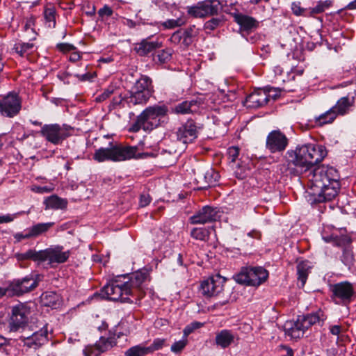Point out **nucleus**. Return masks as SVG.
Wrapping results in <instances>:
<instances>
[{
  "label": "nucleus",
  "instance_id": "obj_1",
  "mask_svg": "<svg viewBox=\"0 0 356 356\" xmlns=\"http://www.w3.org/2000/svg\"><path fill=\"white\" fill-rule=\"evenodd\" d=\"M148 273L146 270H140L132 273L127 281L125 275L118 276L111 280L102 289L106 298L108 300L122 302H136L145 294L144 284L147 279Z\"/></svg>",
  "mask_w": 356,
  "mask_h": 356
},
{
  "label": "nucleus",
  "instance_id": "obj_2",
  "mask_svg": "<svg viewBox=\"0 0 356 356\" xmlns=\"http://www.w3.org/2000/svg\"><path fill=\"white\" fill-rule=\"evenodd\" d=\"M312 203L331 201L338 194L340 188L339 175L337 170L330 166L315 168L308 175Z\"/></svg>",
  "mask_w": 356,
  "mask_h": 356
},
{
  "label": "nucleus",
  "instance_id": "obj_3",
  "mask_svg": "<svg viewBox=\"0 0 356 356\" xmlns=\"http://www.w3.org/2000/svg\"><path fill=\"white\" fill-rule=\"evenodd\" d=\"M326 155L327 151L324 146L307 144L298 146L294 150H288L285 158L289 164L307 171L321 162Z\"/></svg>",
  "mask_w": 356,
  "mask_h": 356
},
{
  "label": "nucleus",
  "instance_id": "obj_4",
  "mask_svg": "<svg viewBox=\"0 0 356 356\" xmlns=\"http://www.w3.org/2000/svg\"><path fill=\"white\" fill-rule=\"evenodd\" d=\"M169 108L165 104H156L146 107L136 118L131 129L138 131L143 129L151 131L158 127H164L169 122Z\"/></svg>",
  "mask_w": 356,
  "mask_h": 356
},
{
  "label": "nucleus",
  "instance_id": "obj_5",
  "mask_svg": "<svg viewBox=\"0 0 356 356\" xmlns=\"http://www.w3.org/2000/svg\"><path fill=\"white\" fill-rule=\"evenodd\" d=\"M70 251H64L61 245H53L44 250L37 251L35 249H29L25 252H17L15 254L18 261L31 260L38 264L47 261L51 267L65 263L69 259Z\"/></svg>",
  "mask_w": 356,
  "mask_h": 356
},
{
  "label": "nucleus",
  "instance_id": "obj_6",
  "mask_svg": "<svg viewBox=\"0 0 356 356\" xmlns=\"http://www.w3.org/2000/svg\"><path fill=\"white\" fill-rule=\"evenodd\" d=\"M137 151L138 147L136 146H130L111 141L107 147L96 149L92 158L99 163L105 161L121 162L136 158Z\"/></svg>",
  "mask_w": 356,
  "mask_h": 356
},
{
  "label": "nucleus",
  "instance_id": "obj_7",
  "mask_svg": "<svg viewBox=\"0 0 356 356\" xmlns=\"http://www.w3.org/2000/svg\"><path fill=\"white\" fill-rule=\"evenodd\" d=\"M154 92L152 79L147 76L143 75L138 79L129 92V95L125 97L129 106L144 105L147 104Z\"/></svg>",
  "mask_w": 356,
  "mask_h": 356
},
{
  "label": "nucleus",
  "instance_id": "obj_8",
  "mask_svg": "<svg viewBox=\"0 0 356 356\" xmlns=\"http://www.w3.org/2000/svg\"><path fill=\"white\" fill-rule=\"evenodd\" d=\"M236 282L247 286H259L268 277V272L262 266H247L234 275Z\"/></svg>",
  "mask_w": 356,
  "mask_h": 356
},
{
  "label": "nucleus",
  "instance_id": "obj_9",
  "mask_svg": "<svg viewBox=\"0 0 356 356\" xmlns=\"http://www.w3.org/2000/svg\"><path fill=\"white\" fill-rule=\"evenodd\" d=\"M221 10L218 0H204L186 7L188 15L194 18H204L217 15Z\"/></svg>",
  "mask_w": 356,
  "mask_h": 356
},
{
  "label": "nucleus",
  "instance_id": "obj_10",
  "mask_svg": "<svg viewBox=\"0 0 356 356\" xmlns=\"http://www.w3.org/2000/svg\"><path fill=\"white\" fill-rule=\"evenodd\" d=\"M22 108V100L14 92H10L0 98V114L1 116L13 118L17 116Z\"/></svg>",
  "mask_w": 356,
  "mask_h": 356
},
{
  "label": "nucleus",
  "instance_id": "obj_11",
  "mask_svg": "<svg viewBox=\"0 0 356 356\" xmlns=\"http://www.w3.org/2000/svg\"><path fill=\"white\" fill-rule=\"evenodd\" d=\"M332 298L335 303L347 305L350 303L355 296L353 286L348 282H341L331 286Z\"/></svg>",
  "mask_w": 356,
  "mask_h": 356
},
{
  "label": "nucleus",
  "instance_id": "obj_12",
  "mask_svg": "<svg viewBox=\"0 0 356 356\" xmlns=\"http://www.w3.org/2000/svg\"><path fill=\"white\" fill-rule=\"evenodd\" d=\"M115 333L109 331L107 336H102L93 346H88L85 350L86 356H99L101 353L106 352L114 347L117 343Z\"/></svg>",
  "mask_w": 356,
  "mask_h": 356
},
{
  "label": "nucleus",
  "instance_id": "obj_13",
  "mask_svg": "<svg viewBox=\"0 0 356 356\" xmlns=\"http://www.w3.org/2000/svg\"><path fill=\"white\" fill-rule=\"evenodd\" d=\"M67 127L65 125L60 126L58 124H44L42 127L40 134L47 141L54 145H58L69 136Z\"/></svg>",
  "mask_w": 356,
  "mask_h": 356
},
{
  "label": "nucleus",
  "instance_id": "obj_14",
  "mask_svg": "<svg viewBox=\"0 0 356 356\" xmlns=\"http://www.w3.org/2000/svg\"><path fill=\"white\" fill-rule=\"evenodd\" d=\"M40 280V275L29 274L22 279L15 280L10 284V288L13 294L21 296L35 289Z\"/></svg>",
  "mask_w": 356,
  "mask_h": 356
},
{
  "label": "nucleus",
  "instance_id": "obj_15",
  "mask_svg": "<svg viewBox=\"0 0 356 356\" xmlns=\"http://www.w3.org/2000/svg\"><path fill=\"white\" fill-rule=\"evenodd\" d=\"M226 280L220 275H215L204 280L200 284V292L206 297L218 296L223 290Z\"/></svg>",
  "mask_w": 356,
  "mask_h": 356
},
{
  "label": "nucleus",
  "instance_id": "obj_16",
  "mask_svg": "<svg viewBox=\"0 0 356 356\" xmlns=\"http://www.w3.org/2000/svg\"><path fill=\"white\" fill-rule=\"evenodd\" d=\"M31 314L30 307L25 304H18L12 309L10 327L12 331L22 328L27 323Z\"/></svg>",
  "mask_w": 356,
  "mask_h": 356
},
{
  "label": "nucleus",
  "instance_id": "obj_17",
  "mask_svg": "<svg viewBox=\"0 0 356 356\" xmlns=\"http://www.w3.org/2000/svg\"><path fill=\"white\" fill-rule=\"evenodd\" d=\"M289 144L286 135L280 130L271 131L266 137V148L270 153H280L284 152Z\"/></svg>",
  "mask_w": 356,
  "mask_h": 356
},
{
  "label": "nucleus",
  "instance_id": "obj_18",
  "mask_svg": "<svg viewBox=\"0 0 356 356\" xmlns=\"http://www.w3.org/2000/svg\"><path fill=\"white\" fill-rule=\"evenodd\" d=\"M31 335L24 336V345L29 348L37 349L47 341V324L41 323L35 326V330L31 328Z\"/></svg>",
  "mask_w": 356,
  "mask_h": 356
},
{
  "label": "nucleus",
  "instance_id": "obj_19",
  "mask_svg": "<svg viewBox=\"0 0 356 356\" xmlns=\"http://www.w3.org/2000/svg\"><path fill=\"white\" fill-rule=\"evenodd\" d=\"M201 129L193 120H188L177 131L178 140L187 144L193 143L198 136V130Z\"/></svg>",
  "mask_w": 356,
  "mask_h": 356
},
{
  "label": "nucleus",
  "instance_id": "obj_20",
  "mask_svg": "<svg viewBox=\"0 0 356 356\" xmlns=\"http://www.w3.org/2000/svg\"><path fill=\"white\" fill-rule=\"evenodd\" d=\"M265 89L254 90L248 95L244 102V106L248 108L257 109L266 106L270 97L269 92Z\"/></svg>",
  "mask_w": 356,
  "mask_h": 356
},
{
  "label": "nucleus",
  "instance_id": "obj_21",
  "mask_svg": "<svg viewBox=\"0 0 356 356\" xmlns=\"http://www.w3.org/2000/svg\"><path fill=\"white\" fill-rule=\"evenodd\" d=\"M356 98V90L349 92L346 96L341 97L331 108L338 115H346L353 111Z\"/></svg>",
  "mask_w": 356,
  "mask_h": 356
},
{
  "label": "nucleus",
  "instance_id": "obj_22",
  "mask_svg": "<svg viewBox=\"0 0 356 356\" xmlns=\"http://www.w3.org/2000/svg\"><path fill=\"white\" fill-rule=\"evenodd\" d=\"M218 210L210 206H204L193 216L190 217V222L193 225L206 224L216 221L219 216Z\"/></svg>",
  "mask_w": 356,
  "mask_h": 356
},
{
  "label": "nucleus",
  "instance_id": "obj_23",
  "mask_svg": "<svg viewBox=\"0 0 356 356\" xmlns=\"http://www.w3.org/2000/svg\"><path fill=\"white\" fill-rule=\"evenodd\" d=\"M232 16L241 33L250 34L259 26V22L252 16L241 13H235Z\"/></svg>",
  "mask_w": 356,
  "mask_h": 356
},
{
  "label": "nucleus",
  "instance_id": "obj_24",
  "mask_svg": "<svg viewBox=\"0 0 356 356\" xmlns=\"http://www.w3.org/2000/svg\"><path fill=\"white\" fill-rule=\"evenodd\" d=\"M202 104L203 102L200 98L186 100L175 105L171 112L176 115L191 114L197 112Z\"/></svg>",
  "mask_w": 356,
  "mask_h": 356
},
{
  "label": "nucleus",
  "instance_id": "obj_25",
  "mask_svg": "<svg viewBox=\"0 0 356 356\" xmlns=\"http://www.w3.org/2000/svg\"><path fill=\"white\" fill-rule=\"evenodd\" d=\"M284 330L286 336L294 339L303 337L306 331L300 316L296 321H286L284 324Z\"/></svg>",
  "mask_w": 356,
  "mask_h": 356
},
{
  "label": "nucleus",
  "instance_id": "obj_26",
  "mask_svg": "<svg viewBox=\"0 0 356 356\" xmlns=\"http://www.w3.org/2000/svg\"><path fill=\"white\" fill-rule=\"evenodd\" d=\"M300 317L306 330L314 325H322L324 321L326 319V316L321 310L306 316H300Z\"/></svg>",
  "mask_w": 356,
  "mask_h": 356
},
{
  "label": "nucleus",
  "instance_id": "obj_27",
  "mask_svg": "<svg viewBox=\"0 0 356 356\" xmlns=\"http://www.w3.org/2000/svg\"><path fill=\"white\" fill-rule=\"evenodd\" d=\"M160 47L158 42L149 41L148 39H144L140 42L136 43L135 45V51L141 56L147 55L156 49Z\"/></svg>",
  "mask_w": 356,
  "mask_h": 356
},
{
  "label": "nucleus",
  "instance_id": "obj_28",
  "mask_svg": "<svg viewBox=\"0 0 356 356\" xmlns=\"http://www.w3.org/2000/svg\"><path fill=\"white\" fill-rule=\"evenodd\" d=\"M199 33L200 29L195 25H190L185 29H181L182 45L185 47H189L197 38Z\"/></svg>",
  "mask_w": 356,
  "mask_h": 356
},
{
  "label": "nucleus",
  "instance_id": "obj_29",
  "mask_svg": "<svg viewBox=\"0 0 356 356\" xmlns=\"http://www.w3.org/2000/svg\"><path fill=\"white\" fill-rule=\"evenodd\" d=\"M234 340L232 332L228 330H222L216 335L215 341L217 346L222 348H227Z\"/></svg>",
  "mask_w": 356,
  "mask_h": 356
},
{
  "label": "nucleus",
  "instance_id": "obj_30",
  "mask_svg": "<svg viewBox=\"0 0 356 356\" xmlns=\"http://www.w3.org/2000/svg\"><path fill=\"white\" fill-rule=\"evenodd\" d=\"M44 204L46 209H63L66 208L67 202L57 195H51L44 200Z\"/></svg>",
  "mask_w": 356,
  "mask_h": 356
},
{
  "label": "nucleus",
  "instance_id": "obj_31",
  "mask_svg": "<svg viewBox=\"0 0 356 356\" xmlns=\"http://www.w3.org/2000/svg\"><path fill=\"white\" fill-rule=\"evenodd\" d=\"M310 262L308 261H300L297 265L298 280L301 282V286L305 284L311 270Z\"/></svg>",
  "mask_w": 356,
  "mask_h": 356
},
{
  "label": "nucleus",
  "instance_id": "obj_32",
  "mask_svg": "<svg viewBox=\"0 0 356 356\" xmlns=\"http://www.w3.org/2000/svg\"><path fill=\"white\" fill-rule=\"evenodd\" d=\"M54 225V222H40L32 225L31 227H29L31 238H35L46 233Z\"/></svg>",
  "mask_w": 356,
  "mask_h": 356
},
{
  "label": "nucleus",
  "instance_id": "obj_33",
  "mask_svg": "<svg viewBox=\"0 0 356 356\" xmlns=\"http://www.w3.org/2000/svg\"><path fill=\"white\" fill-rule=\"evenodd\" d=\"M336 114L330 108L324 113L314 117V121L317 126H323L326 124L332 123L336 119Z\"/></svg>",
  "mask_w": 356,
  "mask_h": 356
},
{
  "label": "nucleus",
  "instance_id": "obj_34",
  "mask_svg": "<svg viewBox=\"0 0 356 356\" xmlns=\"http://www.w3.org/2000/svg\"><path fill=\"white\" fill-rule=\"evenodd\" d=\"M42 300L45 306L56 307L59 303L60 297L54 292H46L42 295Z\"/></svg>",
  "mask_w": 356,
  "mask_h": 356
},
{
  "label": "nucleus",
  "instance_id": "obj_35",
  "mask_svg": "<svg viewBox=\"0 0 356 356\" xmlns=\"http://www.w3.org/2000/svg\"><path fill=\"white\" fill-rule=\"evenodd\" d=\"M56 9L52 6L45 8L44 10L45 24L49 28H54L56 26Z\"/></svg>",
  "mask_w": 356,
  "mask_h": 356
},
{
  "label": "nucleus",
  "instance_id": "obj_36",
  "mask_svg": "<svg viewBox=\"0 0 356 356\" xmlns=\"http://www.w3.org/2000/svg\"><path fill=\"white\" fill-rule=\"evenodd\" d=\"M209 230L205 227H195L191 231V236L195 240L206 241L209 237Z\"/></svg>",
  "mask_w": 356,
  "mask_h": 356
},
{
  "label": "nucleus",
  "instance_id": "obj_37",
  "mask_svg": "<svg viewBox=\"0 0 356 356\" xmlns=\"http://www.w3.org/2000/svg\"><path fill=\"white\" fill-rule=\"evenodd\" d=\"M34 44L31 42H17L13 49L21 56H24L33 51Z\"/></svg>",
  "mask_w": 356,
  "mask_h": 356
},
{
  "label": "nucleus",
  "instance_id": "obj_38",
  "mask_svg": "<svg viewBox=\"0 0 356 356\" xmlns=\"http://www.w3.org/2000/svg\"><path fill=\"white\" fill-rule=\"evenodd\" d=\"M124 354L126 356H145L149 354V349L142 345H137L127 349Z\"/></svg>",
  "mask_w": 356,
  "mask_h": 356
},
{
  "label": "nucleus",
  "instance_id": "obj_39",
  "mask_svg": "<svg viewBox=\"0 0 356 356\" xmlns=\"http://www.w3.org/2000/svg\"><path fill=\"white\" fill-rule=\"evenodd\" d=\"M204 178L205 179V182L207 184L204 187H209L216 184L218 181L219 175L213 169H209L205 172Z\"/></svg>",
  "mask_w": 356,
  "mask_h": 356
},
{
  "label": "nucleus",
  "instance_id": "obj_40",
  "mask_svg": "<svg viewBox=\"0 0 356 356\" xmlns=\"http://www.w3.org/2000/svg\"><path fill=\"white\" fill-rule=\"evenodd\" d=\"M186 22V19L181 17H179L177 19H168L161 23V26H163L165 29H172L176 27H179Z\"/></svg>",
  "mask_w": 356,
  "mask_h": 356
},
{
  "label": "nucleus",
  "instance_id": "obj_41",
  "mask_svg": "<svg viewBox=\"0 0 356 356\" xmlns=\"http://www.w3.org/2000/svg\"><path fill=\"white\" fill-rule=\"evenodd\" d=\"M172 53V51L170 49H163L158 52L154 57V60H157L160 63H165L170 60Z\"/></svg>",
  "mask_w": 356,
  "mask_h": 356
},
{
  "label": "nucleus",
  "instance_id": "obj_42",
  "mask_svg": "<svg viewBox=\"0 0 356 356\" xmlns=\"http://www.w3.org/2000/svg\"><path fill=\"white\" fill-rule=\"evenodd\" d=\"M223 19L220 17H213L211 19L207 21L204 24V30L213 31L218 26L222 25Z\"/></svg>",
  "mask_w": 356,
  "mask_h": 356
},
{
  "label": "nucleus",
  "instance_id": "obj_43",
  "mask_svg": "<svg viewBox=\"0 0 356 356\" xmlns=\"http://www.w3.org/2000/svg\"><path fill=\"white\" fill-rule=\"evenodd\" d=\"M204 325V323H201L199 321H193L191 323L188 324L184 329V336L185 337H188L195 330L203 327Z\"/></svg>",
  "mask_w": 356,
  "mask_h": 356
},
{
  "label": "nucleus",
  "instance_id": "obj_44",
  "mask_svg": "<svg viewBox=\"0 0 356 356\" xmlns=\"http://www.w3.org/2000/svg\"><path fill=\"white\" fill-rule=\"evenodd\" d=\"M240 149L236 146H232L227 149V154L231 163H235L239 156Z\"/></svg>",
  "mask_w": 356,
  "mask_h": 356
},
{
  "label": "nucleus",
  "instance_id": "obj_45",
  "mask_svg": "<svg viewBox=\"0 0 356 356\" xmlns=\"http://www.w3.org/2000/svg\"><path fill=\"white\" fill-rule=\"evenodd\" d=\"M24 213V211H19L15 213H8L6 215L0 216V224L11 222L19 216L23 214Z\"/></svg>",
  "mask_w": 356,
  "mask_h": 356
},
{
  "label": "nucleus",
  "instance_id": "obj_46",
  "mask_svg": "<svg viewBox=\"0 0 356 356\" xmlns=\"http://www.w3.org/2000/svg\"><path fill=\"white\" fill-rule=\"evenodd\" d=\"M331 1H319L318 4L312 8V13H321L325 11L326 8H328L330 6Z\"/></svg>",
  "mask_w": 356,
  "mask_h": 356
},
{
  "label": "nucleus",
  "instance_id": "obj_47",
  "mask_svg": "<svg viewBox=\"0 0 356 356\" xmlns=\"http://www.w3.org/2000/svg\"><path fill=\"white\" fill-rule=\"evenodd\" d=\"M13 237L16 243H19L24 239L32 238L29 228L24 229L22 232H17L14 234Z\"/></svg>",
  "mask_w": 356,
  "mask_h": 356
},
{
  "label": "nucleus",
  "instance_id": "obj_48",
  "mask_svg": "<svg viewBox=\"0 0 356 356\" xmlns=\"http://www.w3.org/2000/svg\"><path fill=\"white\" fill-rule=\"evenodd\" d=\"M187 340L186 339H182L179 340L178 341L175 342L170 348V350L172 352L175 353H177L181 352L184 347L186 346Z\"/></svg>",
  "mask_w": 356,
  "mask_h": 356
},
{
  "label": "nucleus",
  "instance_id": "obj_49",
  "mask_svg": "<svg viewBox=\"0 0 356 356\" xmlns=\"http://www.w3.org/2000/svg\"><path fill=\"white\" fill-rule=\"evenodd\" d=\"M165 343V339L156 338L154 340L151 346L147 347L149 349V354L152 353L155 350L161 349Z\"/></svg>",
  "mask_w": 356,
  "mask_h": 356
},
{
  "label": "nucleus",
  "instance_id": "obj_50",
  "mask_svg": "<svg viewBox=\"0 0 356 356\" xmlns=\"http://www.w3.org/2000/svg\"><path fill=\"white\" fill-rule=\"evenodd\" d=\"M341 260L346 265H350L353 261V254L352 252L348 250H344L342 254Z\"/></svg>",
  "mask_w": 356,
  "mask_h": 356
},
{
  "label": "nucleus",
  "instance_id": "obj_51",
  "mask_svg": "<svg viewBox=\"0 0 356 356\" xmlns=\"http://www.w3.org/2000/svg\"><path fill=\"white\" fill-rule=\"evenodd\" d=\"M181 35V29L174 32L170 38V42L174 44H179L180 43L182 44L183 37Z\"/></svg>",
  "mask_w": 356,
  "mask_h": 356
},
{
  "label": "nucleus",
  "instance_id": "obj_52",
  "mask_svg": "<svg viewBox=\"0 0 356 356\" xmlns=\"http://www.w3.org/2000/svg\"><path fill=\"white\" fill-rule=\"evenodd\" d=\"M73 75L81 81H90L94 77V74L90 72H85L83 74H74Z\"/></svg>",
  "mask_w": 356,
  "mask_h": 356
},
{
  "label": "nucleus",
  "instance_id": "obj_53",
  "mask_svg": "<svg viewBox=\"0 0 356 356\" xmlns=\"http://www.w3.org/2000/svg\"><path fill=\"white\" fill-rule=\"evenodd\" d=\"M58 50L63 52H67L75 49V47L68 43H59L56 45Z\"/></svg>",
  "mask_w": 356,
  "mask_h": 356
},
{
  "label": "nucleus",
  "instance_id": "obj_54",
  "mask_svg": "<svg viewBox=\"0 0 356 356\" xmlns=\"http://www.w3.org/2000/svg\"><path fill=\"white\" fill-rule=\"evenodd\" d=\"M98 14L100 17L111 16L113 14V10L108 6H104L103 8L99 10Z\"/></svg>",
  "mask_w": 356,
  "mask_h": 356
},
{
  "label": "nucleus",
  "instance_id": "obj_55",
  "mask_svg": "<svg viewBox=\"0 0 356 356\" xmlns=\"http://www.w3.org/2000/svg\"><path fill=\"white\" fill-rule=\"evenodd\" d=\"M113 92V88L109 87L104 90V91L98 97L99 101H104L107 99Z\"/></svg>",
  "mask_w": 356,
  "mask_h": 356
},
{
  "label": "nucleus",
  "instance_id": "obj_56",
  "mask_svg": "<svg viewBox=\"0 0 356 356\" xmlns=\"http://www.w3.org/2000/svg\"><path fill=\"white\" fill-rule=\"evenodd\" d=\"M151 202V198L147 194H142L140 197V206L146 207Z\"/></svg>",
  "mask_w": 356,
  "mask_h": 356
},
{
  "label": "nucleus",
  "instance_id": "obj_57",
  "mask_svg": "<svg viewBox=\"0 0 356 356\" xmlns=\"http://www.w3.org/2000/svg\"><path fill=\"white\" fill-rule=\"evenodd\" d=\"M80 58H81V55L79 52H76V51L72 52L69 56V60L72 63H75V62L79 60Z\"/></svg>",
  "mask_w": 356,
  "mask_h": 356
},
{
  "label": "nucleus",
  "instance_id": "obj_58",
  "mask_svg": "<svg viewBox=\"0 0 356 356\" xmlns=\"http://www.w3.org/2000/svg\"><path fill=\"white\" fill-rule=\"evenodd\" d=\"M330 331L333 335H339L341 332V326L337 325H332L330 327Z\"/></svg>",
  "mask_w": 356,
  "mask_h": 356
},
{
  "label": "nucleus",
  "instance_id": "obj_59",
  "mask_svg": "<svg viewBox=\"0 0 356 356\" xmlns=\"http://www.w3.org/2000/svg\"><path fill=\"white\" fill-rule=\"evenodd\" d=\"M293 12L296 15H300L303 13V10L296 4H293L292 7Z\"/></svg>",
  "mask_w": 356,
  "mask_h": 356
},
{
  "label": "nucleus",
  "instance_id": "obj_60",
  "mask_svg": "<svg viewBox=\"0 0 356 356\" xmlns=\"http://www.w3.org/2000/svg\"><path fill=\"white\" fill-rule=\"evenodd\" d=\"M10 286L8 288L0 287V298L7 294L10 295Z\"/></svg>",
  "mask_w": 356,
  "mask_h": 356
},
{
  "label": "nucleus",
  "instance_id": "obj_61",
  "mask_svg": "<svg viewBox=\"0 0 356 356\" xmlns=\"http://www.w3.org/2000/svg\"><path fill=\"white\" fill-rule=\"evenodd\" d=\"M124 24L127 25L129 28H134L136 26V22L131 19H127Z\"/></svg>",
  "mask_w": 356,
  "mask_h": 356
},
{
  "label": "nucleus",
  "instance_id": "obj_62",
  "mask_svg": "<svg viewBox=\"0 0 356 356\" xmlns=\"http://www.w3.org/2000/svg\"><path fill=\"white\" fill-rule=\"evenodd\" d=\"M123 101L126 102L125 98L123 99L121 97H118V98L113 99V104L115 105H120Z\"/></svg>",
  "mask_w": 356,
  "mask_h": 356
},
{
  "label": "nucleus",
  "instance_id": "obj_63",
  "mask_svg": "<svg viewBox=\"0 0 356 356\" xmlns=\"http://www.w3.org/2000/svg\"><path fill=\"white\" fill-rule=\"evenodd\" d=\"M323 239L325 241V242H331L332 241H334L335 240V237L334 236V235H330V236H323Z\"/></svg>",
  "mask_w": 356,
  "mask_h": 356
},
{
  "label": "nucleus",
  "instance_id": "obj_64",
  "mask_svg": "<svg viewBox=\"0 0 356 356\" xmlns=\"http://www.w3.org/2000/svg\"><path fill=\"white\" fill-rule=\"evenodd\" d=\"M346 8L349 10H354L356 9V0L351 1L348 4Z\"/></svg>",
  "mask_w": 356,
  "mask_h": 356
}]
</instances>
